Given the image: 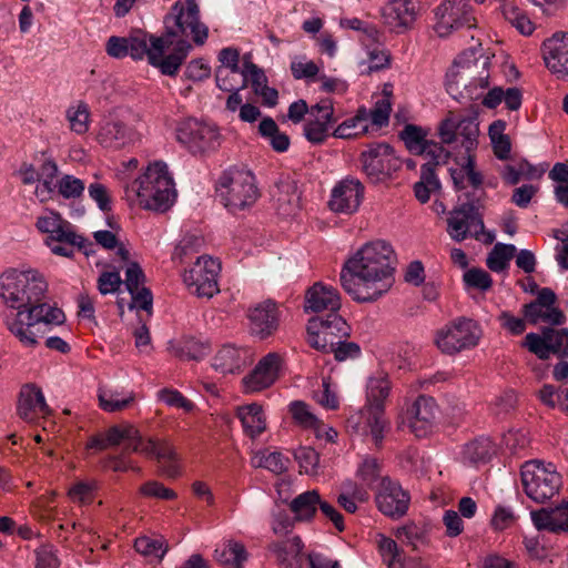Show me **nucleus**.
<instances>
[{
    "label": "nucleus",
    "mask_w": 568,
    "mask_h": 568,
    "mask_svg": "<svg viewBox=\"0 0 568 568\" xmlns=\"http://www.w3.org/2000/svg\"><path fill=\"white\" fill-rule=\"evenodd\" d=\"M48 283L37 270H9L0 276V296L4 304L16 310L7 317L8 329L27 346L39 344L44 332L40 325L61 324L64 313L48 303Z\"/></svg>",
    "instance_id": "nucleus-1"
},
{
    "label": "nucleus",
    "mask_w": 568,
    "mask_h": 568,
    "mask_svg": "<svg viewBox=\"0 0 568 568\" xmlns=\"http://www.w3.org/2000/svg\"><path fill=\"white\" fill-rule=\"evenodd\" d=\"M393 250L384 241L369 242L349 257L341 272V285L352 298L371 303L387 293L393 283Z\"/></svg>",
    "instance_id": "nucleus-2"
},
{
    "label": "nucleus",
    "mask_w": 568,
    "mask_h": 568,
    "mask_svg": "<svg viewBox=\"0 0 568 568\" xmlns=\"http://www.w3.org/2000/svg\"><path fill=\"white\" fill-rule=\"evenodd\" d=\"M191 49L192 45L186 40L173 41L170 37L149 36L142 30L134 31L129 37L112 36L105 44V51L110 57H131L133 60L146 57L151 65L170 77L178 73Z\"/></svg>",
    "instance_id": "nucleus-3"
},
{
    "label": "nucleus",
    "mask_w": 568,
    "mask_h": 568,
    "mask_svg": "<svg viewBox=\"0 0 568 568\" xmlns=\"http://www.w3.org/2000/svg\"><path fill=\"white\" fill-rule=\"evenodd\" d=\"M126 200L141 209L165 212L174 203L176 190L163 162L149 164L146 170L125 187Z\"/></svg>",
    "instance_id": "nucleus-4"
},
{
    "label": "nucleus",
    "mask_w": 568,
    "mask_h": 568,
    "mask_svg": "<svg viewBox=\"0 0 568 568\" xmlns=\"http://www.w3.org/2000/svg\"><path fill=\"white\" fill-rule=\"evenodd\" d=\"M216 191L223 205L232 213L251 207L260 196L254 175L245 169L233 168L223 172Z\"/></svg>",
    "instance_id": "nucleus-5"
},
{
    "label": "nucleus",
    "mask_w": 568,
    "mask_h": 568,
    "mask_svg": "<svg viewBox=\"0 0 568 568\" xmlns=\"http://www.w3.org/2000/svg\"><path fill=\"white\" fill-rule=\"evenodd\" d=\"M489 61L484 59L459 58L455 60L446 74V85L450 94L459 93L460 87L466 91L470 100H478L483 97L484 90L489 85Z\"/></svg>",
    "instance_id": "nucleus-6"
},
{
    "label": "nucleus",
    "mask_w": 568,
    "mask_h": 568,
    "mask_svg": "<svg viewBox=\"0 0 568 568\" xmlns=\"http://www.w3.org/2000/svg\"><path fill=\"white\" fill-rule=\"evenodd\" d=\"M520 478L524 493L537 504H544L558 495L562 485L556 466L539 459L525 462Z\"/></svg>",
    "instance_id": "nucleus-7"
},
{
    "label": "nucleus",
    "mask_w": 568,
    "mask_h": 568,
    "mask_svg": "<svg viewBox=\"0 0 568 568\" xmlns=\"http://www.w3.org/2000/svg\"><path fill=\"white\" fill-rule=\"evenodd\" d=\"M483 335L480 325L467 317H458L436 332L435 344L448 355L477 346Z\"/></svg>",
    "instance_id": "nucleus-8"
},
{
    "label": "nucleus",
    "mask_w": 568,
    "mask_h": 568,
    "mask_svg": "<svg viewBox=\"0 0 568 568\" xmlns=\"http://www.w3.org/2000/svg\"><path fill=\"white\" fill-rule=\"evenodd\" d=\"M19 174L23 184L39 182L34 194L42 203L51 200L54 194L62 195L64 199L71 197V175H64L58 183H54L58 166L53 161H44L40 172L33 165L24 163L20 168Z\"/></svg>",
    "instance_id": "nucleus-9"
},
{
    "label": "nucleus",
    "mask_w": 568,
    "mask_h": 568,
    "mask_svg": "<svg viewBox=\"0 0 568 568\" xmlns=\"http://www.w3.org/2000/svg\"><path fill=\"white\" fill-rule=\"evenodd\" d=\"M478 125L475 114L449 111L440 122L438 133L443 143H455L465 149L466 154H471L478 145Z\"/></svg>",
    "instance_id": "nucleus-10"
},
{
    "label": "nucleus",
    "mask_w": 568,
    "mask_h": 568,
    "mask_svg": "<svg viewBox=\"0 0 568 568\" xmlns=\"http://www.w3.org/2000/svg\"><path fill=\"white\" fill-rule=\"evenodd\" d=\"M434 14V30L442 38L463 28L477 27V18L468 0H443L435 8Z\"/></svg>",
    "instance_id": "nucleus-11"
},
{
    "label": "nucleus",
    "mask_w": 568,
    "mask_h": 568,
    "mask_svg": "<svg viewBox=\"0 0 568 568\" xmlns=\"http://www.w3.org/2000/svg\"><path fill=\"white\" fill-rule=\"evenodd\" d=\"M447 233L456 242L468 236L491 243L495 236L484 232V222L473 203H464L455 207L447 219Z\"/></svg>",
    "instance_id": "nucleus-12"
},
{
    "label": "nucleus",
    "mask_w": 568,
    "mask_h": 568,
    "mask_svg": "<svg viewBox=\"0 0 568 568\" xmlns=\"http://www.w3.org/2000/svg\"><path fill=\"white\" fill-rule=\"evenodd\" d=\"M220 132L211 124L186 119L176 126V140L193 154H203L220 146Z\"/></svg>",
    "instance_id": "nucleus-13"
},
{
    "label": "nucleus",
    "mask_w": 568,
    "mask_h": 568,
    "mask_svg": "<svg viewBox=\"0 0 568 568\" xmlns=\"http://www.w3.org/2000/svg\"><path fill=\"white\" fill-rule=\"evenodd\" d=\"M185 4L180 1L172 7L176 30L168 31L165 37H170L173 41L178 37L191 38L197 45L205 43L209 36V28L200 20V8L196 0H184Z\"/></svg>",
    "instance_id": "nucleus-14"
},
{
    "label": "nucleus",
    "mask_w": 568,
    "mask_h": 568,
    "mask_svg": "<svg viewBox=\"0 0 568 568\" xmlns=\"http://www.w3.org/2000/svg\"><path fill=\"white\" fill-rule=\"evenodd\" d=\"M36 227L48 234L44 240L50 251L58 256L71 257V223L58 212L48 210L37 219Z\"/></svg>",
    "instance_id": "nucleus-15"
},
{
    "label": "nucleus",
    "mask_w": 568,
    "mask_h": 568,
    "mask_svg": "<svg viewBox=\"0 0 568 568\" xmlns=\"http://www.w3.org/2000/svg\"><path fill=\"white\" fill-rule=\"evenodd\" d=\"M220 270L219 261L210 256H200L192 267L185 271L183 281L192 294L210 298L219 292Z\"/></svg>",
    "instance_id": "nucleus-16"
},
{
    "label": "nucleus",
    "mask_w": 568,
    "mask_h": 568,
    "mask_svg": "<svg viewBox=\"0 0 568 568\" xmlns=\"http://www.w3.org/2000/svg\"><path fill=\"white\" fill-rule=\"evenodd\" d=\"M347 324L339 314L333 313L323 317L310 320L307 326L308 344L324 353H329L336 338L347 336Z\"/></svg>",
    "instance_id": "nucleus-17"
},
{
    "label": "nucleus",
    "mask_w": 568,
    "mask_h": 568,
    "mask_svg": "<svg viewBox=\"0 0 568 568\" xmlns=\"http://www.w3.org/2000/svg\"><path fill=\"white\" fill-rule=\"evenodd\" d=\"M521 345L542 361L551 354L568 357V328H545L541 334L528 333Z\"/></svg>",
    "instance_id": "nucleus-18"
},
{
    "label": "nucleus",
    "mask_w": 568,
    "mask_h": 568,
    "mask_svg": "<svg viewBox=\"0 0 568 568\" xmlns=\"http://www.w3.org/2000/svg\"><path fill=\"white\" fill-rule=\"evenodd\" d=\"M419 16L418 0H389L381 9L383 26L396 34H404L412 30Z\"/></svg>",
    "instance_id": "nucleus-19"
},
{
    "label": "nucleus",
    "mask_w": 568,
    "mask_h": 568,
    "mask_svg": "<svg viewBox=\"0 0 568 568\" xmlns=\"http://www.w3.org/2000/svg\"><path fill=\"white\" fill-rule=\"evenodd\" d=\"M363 169L374 182L384 181L400 169L402 162L387 143H377L362 153Z\"/></svg>",
    "instance_id": "nucleus-20"
},
{
    "label": "nucleus",
    "mask_w": 568,
    "mask_h": 568,
    "mask_svg": "<svg viewBox=\"0 0 568 568\" xmlns=\"http://www.w3.org/2000/svg\"><path fill=\"white\" fill-rule=\"evenodd\" d=\"M556 301L557 296L552 290L548 287L541 288L534 302L524 305L523 313L525 318L531 324H564L566 316L562 311L556 306Z\"/></svg>",
    "instance_id": "nucleus-21"
},
{
    "label": "nucleus",
    "mask_w": 568,
    "mask_h": 568,
    "mask_svg": "<svg viewBox=\"0 0 568 568\" xmlns=\"http://www.w3.org/2000/svg\"><path fill=\"white\" fill-rule=\"evenodd\" d=\"M336 122L333 103L328 99L321 100L310 108V116L304 124V135L314 144L323 143L329 135V128Z\"/></svg>",
    "instance_id": "nucleus-22"
},
{
    "label": "nucleus",
    "mask_w": 568,
    "mask_h": 568,
    "mask_svg": "<svg viewBox=\"0 0 568 568\" xmlns=\"http://www.w3.org/2000/svg\"><path fill=\"white\" fill-rule=\"evenodd\" d=\"M377 508L386 516L399 518L408 509L409 495L400 485L389 478H383L375 497Z\"/></svg>",
    "instance_id": "nucleus-23"
},
{
    "label": "nucleus",
    "mask_w": 568,
    "mask_h": 568,
    "mask_svg": "<svg viewBox=\"0 0 568 568\" xmlns=\"http://www.w3.org/2000/svg\"><path fill=\"white\" fill-rule=\"evenodd\" d=\"M364 197V185L359 180L346 178L332 190L328 205L332 211L343 214L356 212Z\"/></svg>",
    "instance_id": "nucleus-24"
},
{
    "label": "nucleus",
    "mask_w": 568,
    "mask_h": 568,
    "mask_svg": "<svg viewBox=\"0 0 568 568\" xmlns=\"http://www.w3.org/2000/svg\"><path fill=\"white\" fill-rule=\"evenodd\" d=\"M547 69L560 79H568V32H556L541 47Z\"/></svg>",
    "instance_id": "nucleus-25"
},
{
    "label": "nucleus",
    "mask_w": 568,
    "mask_h": 568,
    "mask_svg": "<svg viewBox=\"0 0 568 568\" xmlns=\"http://www.w3.org/2000/svg\"><path fill=\"white\" fill-rule=\"evenodd\" d=\"M438 406L433 397L418 396L407 410L409 427L417 437H425L435 426Z\"/></svg>",
    "instance_id": "nucleus-26"
},
{
    "label": "nucleus",
    "mask_w": 568,
    "mask_h": 568,
    "mask_svg": "<svg viewBox=\"0 0 568 568\" xmlns=\"http://www.w3.org/2000/svg\"><path fill=\"white\" fill-rule=\"evenodd\" d=\"M17 414L28 423L50 414L43 393L39 386L29 383L22 385L17 404Z\"/></svg>",
    "instance_id": "nucleus-27"
},
{
    "label": "nucleus",
    "mask_w": 568,
    "mask_h": 568,
    "mask_svg": "<svg viewBox=\"0 0 568 568\" xmlns=\"http://www.w3.org/2000/svg\"><path fill=\"white\" fill-rule=\"evenodd\" d=\"M281 357L276 353L264 356L254 371L243 379L246 393H257L270 387L278 377Z\"/></svg>",
    "instance_id": "nucleus-28"
},
{
    "label": "nucleus",
    "mask_w": 568,
    "mask_h": 568,
    "mask_svg": "<svg viewBox=\"0 0 568 568\" xmlns=\"http://www.w3.org/2000/svg\"><path fill=\"white\" fill-rule=\"evenodd\" d=\"M341 296L338 291L322 282L314 283L305 294V311L320 313L327 311V315L338 314Z\"/></svg>",
    "instance_id": "nucleus-29"
},
{
    "label": "nucleus",
    "mask_w": 568,
    "mask_h": 568,
    "mask_svg": "<svg viewBox=\"0 0 568 568\" xmlns=\"http://www.w3.org/2000/svg\"><path fill=\"white\" fill-rule=\"evenodd\" d=\"M252 334L265 338L278 327V310L272 301H264L247 312Z\"/></svg>",
    "instance_id": "nucleus-30"
},
{
    "label": "nucleus",
    "mask_w": 568,
    "mask_h": 568,
    "mask_svg": "<svg viewBox=\"0 0 568 568\" xmlns=\"http://www.w3.org/2000/svg\"><path fill=\"white\" fill-rule=\"evenodd\" d=\"M140 139L136 130L120 120H109L98 133L99 143L106 149L119 150Z\"/></svg>",
    "instance_id": "nucleus-31"
},
{
    "label": "nucleus",
    "mask_w": 568,
    "mask_h": 568,
    "mask_svg": "<svg viewBox=\"0 0 568 568\" xmlns=\"http://www.w3.org/2000/svg\"><path fill=\"white\" fill-rule=\"evenodd\" d=\"M146 457H155L161 464L162 473L171 478L179 476L180 466L178 455L172 445L165 440H155L153 438L142 439L140 450L138 452Z\"/></svg>",
    "instance_id": "nucleus-32"
},
{
    "label": "nucleus",
    "mask_w": 568,
    "mask_h": 568,
    "mask_svg": "<svg viewBox=\"0 0 568 568\" xmlns=\"http://www.w3.org/2000/svg\"><path fill=\"white\" fill-rule=\"evenodd\" d=\"M250 363V351L234 344L223 345L212 359L213 368L223 375L240 373Z\"/></svg>",
    "instance_id": "nucleus-33"
},
{
    "label": "nucleus",
    "mask_w": 568,
    "mask_h": 568,
    "mask_svg": "<svg viewBox=\"0 0 568 568\" xmlns=\"http://www.w3.org/2000/svg\"><path fill=\"white\" fill-rule=\"evenodd\" d=\"M128 267L125 271L124 284L132 296L131 307L146 311L151 314L152 311V294L150 290L141 286L144 281V274L138 263L126 262Z\"/></svg>",
    "instance_id": "nucleus-34"
},
{
    "label": "nucleus",
    "mask_w": 568,
    "mask_h": 568,
    "mask_svg": "<svg viewBox=\"0 0 568 568\" xmlns=\"http://www.w3.org/2000/svg\"><path fill=\"white\" fill-rule=\"evenodd\" d=\"M273 201L278 215L294 216L300 210L301 195L295 181L284 179L276 184Z\"/></svg>",
    "instance_id": "nucleus-35"
},
{
    "label": "nucleus",
    "mask_w": 568,
    "mask_h": 568,
    "mask_svg": "<svg viewBox=\"0 0 568 568\" xmlns=\"http://www.w3.org/2000/svg\"><path fill=\"white\" fill-rule=\"evenodd\" d=\"M531 520L538 530L568 531V503L555 508L531 511Z\"/></svg>",
    "instance_id": "nucleus-36"
},
{
    "label": "nucleus",
    "mask_w": 568,
    "mask_h": 568,
    "mask_svg": "<svg viewBox=\"0 0 568 568\" xmlns=\"http://www.w3.org/2000/svg\"><path fill=\"white\" fill-rule=\"evenodd\" d=\"M268 550L275 556L280 568H298L303 542L298 536L270 544Z\"/></svg>",
    "instance_id": "nucleus-37"
},
{
    "label": "nucleus",
    "mask_w": 568,
    "mask_h": 568,
    "mask_svg": "<svg viewBox=\"0 0 568 568\" xmlns=\"http://www.w3.org/2000/svg\"><path fill=\"white\" fill-rule=\"evenodd\" d=\"M245 435L254 439L266 430V416L261 405L252 403L237 408Z\"/></svg>",
    "instance_id": "nucleus-38"
},
{
    "label": "nucleus",
    "mask_w": 568,
    "mask_h": 568,
    "mask_svg": "<svg viewBox=\"0 0 568 568\" xmlns=\"http://www.w3.org/2000/svg\"><path fill=\"white\" fill-rule=\"evenodd\" d=\"M392 385L386 374H377L367 381L365 409L385 410V400L390 394Z\"/></svg>",
    "instance_id": "nucleus-39"
},
{
    "label": "nucleus",
    "mask_w": 568,
    "mask_h": 568,
    "mask_svg": "<svg viewBox=\"0 0 568 568\" xmlns=\"http://www.w3.org/2000/svg\"><path fill=\"white\" fill-rule=\"evenodd\" d=\"M320 493L316 489L306 490L290 503V510L297 523H310L314 519L320 504Z\"/></svg>",
    "instance_id": "nucleus-40"
},
{
    "label": "nucleus",
    "mask_w": 568,
    "mask_h": 568,
    "mask_svg": "<svg viewBox=\"0 0 568 568\" xmlns=\"http://www.w3.org/2000/svg\"><path fill=\"white\" fill-rule=\"evenodd\" d=\"M171 353L182 361H200L209 353V345L191 336L170 342Z\"/></svg>",
    "instance_id": "nucleus-41"
},
{
    "label": "nucleus",
    "mask_w": 568,
    "mask_h": 568,
    "mask_svg": "<svg viewBox=\"0 0 568 568\" xmlns=\"http://www.w3.org/2000/svg\"><path fill=\"white\" fill-rule=\"evenodd\" d=\"M133 433V425L121 424L110 427L103 435L91 438L87 444V449L104 450L110 447L124 444L125 439Z\"/></svg>",
    "instance_id": "nucleus-42"
},
{
    "label": "nucleus",
    "mask_w": 568,
    "mask_h": 568,
    "mask_svg": "<svg viewBox=\"0 0 568 568\" xmlns=\"http://www.w3.org/2000/svg\"><path fill=\"white\" fill-rule=\"evenodd\" d=\"M215 560L224 568H242L247 551L242 542L229 540L215 549Z\"/></svg>",
    "instance_id": "nucleus-43"
},
{
    "label": "nucleus",
    "mask_w": 568,
    "mask_h": 568,
    "mask_svg": "<svg viewBox=\"0 0 568 568\" xmlns=\"http://www.w3.org/2000/svg\"><path fill=\"white\" fill-rule=\"evenodd\" d=\"M100 407L106 413L126 409L135 399L133 392L123 393L118 389L100 387L98 392Z\"/></svg>",
    "instance_id": "nucleus-44"
},
{
    "label": "nucleus",
    "mask_w": 568,
    "mask_h": 568,
    "mask_svg": "<svg viewBox=\"0 0 568 568\" xmlns=\"http://www.w3.org/2000/svg\"><path fill=\"white\" fill-rule=\"evenodd\" d=\"M368 110L359 108L356 114L342 122L333 132V136L338 139H349L363 135L368 131Z\"/></svg>",
    "instance_id": "nucleus-45"
},
{
    "label": "nucleus",
    "mask_w": 568,
    "mask_h": 568,
    "mask_svg": "<svg viewBox=\"0 0 568 568\" xmlns=\"http://www.w3.org/2000/svg\"><path fill=\"white\" fill-rule=\"evenodd\" d=\"M365 427L376 447H381L385 434L389 430V422L385 417V410L365 409Z\"/></svg>",
    "instance_id": "nucleus-46"
},
{
    "label": "nucleus",
    "mask_w": 568,
    "mask_h": 568,
    "mask_svg": "<svg viewBox=\"0 0 568 568\" xmlns=\"http://www.w3.org/2000/svg\"><path fill=\"white\" fill-rule=\"evenodd\" d=\"M258 132L264 139H266L270 142L274 151L282 153L288 150V135L280 131L278 125L272 118H264L260 122Z\"/></svg>",
    "instance_id": "nucleus-47"
},
{
    "label": "nucleus",
    "mask_w": 568,
    "mask_h": 568,
    "mask_svg": "<svg viewBox=\"0 0 568 568\" xmlns=\"http://www.w3.org/2000/svg\"><path fill=\"white\" fill-rule=\"evenodd\" d=\"M440 182L437 179L430 163H423L420 169V181L414 185L416 199L420 203H426L430 199V194L438 191Z\"/></svg>",
    "instance_id": "nucleus-48"
},
{
    "label": "nucleus",
    "mask_w": 568,
    "mask_h": 568,
    "mask_svg": "<svg viewBox=\"0 0 568 568\" xmlns=\"http://www.w3.org/2000/svg\"><path fill=\"white\" fill-rule=\"evenodd\" d=\"M452 179L456 189H464V180L467 179L469 184L474 187H479L483 183V175L475 169V158L473 154H467L457 170H452Z\"/></svg>",
    "instance_id": "nucleus-49"
},
{
    "label": "nucleus",
    "mask_w": 568,
    "mask_h": 568,
    "mask_svg": "<svg viewBox=\"0 0 568 568\" xmlns=\"http://www.w3.org/2000/svg\"><path fill=\"white\" fill-rule=\"evenodd\" d=\"M288 410L294 422L303 428L314 429L316 437L322 436V422L311 412L310 406L302 400H294L290 404Z\"/></svg>",
    "instance_id": "nucleus-50"
},
{
    "label": "nucleus",
    "mask_w": 568,
    "mask_h": 568,
    "mask_svg": "<svg viewBox=\"0 0 568 568\" xmlns=\"http://www.w3.org/2000/svg\"><path fill=\"white\" fill-rule=\"evenodd\" d=\"M377 542L379 555L387 568L405 567L404 551L398 547L395 540L381 535Z\"/></svg>",
    "instance_id": "nucleus-51"
},
{
    "label": "nucleus",
    "mask_w": 568,
    "mask_h": 568,
    "mask_svg": "<svg viewBox=\"0 0 568 568\" xmlns=\"http://www.w3.org/2000/svg\"><path fill=\"white\" fill-rule=\"evenodd\" d=\"M288 458L278 452H258L252 457V465L254 467L265 468L274 474H282L286 471Z\"/></svg>",
    "instance_id": "nucleus-52"
},
{
    "label": "nucleus",
    "mask_w": 568,
    "mask_h": 568,
    "mask_svg": "<svg viewBox=\"0 0 568 568\" xmlns=\"http://www.w3.org/2000/svg\"><path fill=\"white\" fill-rule=\"evenodd\" d=\"M515 252L516 247L513 244H496L487 256V267L493 272H503L508 267Z\"/></svg>",
    "instance_id": "nucleus-53"
},
{
    "label": "nucleus",
    "mask_w": 568,
    "mask_h": 568,
    "mask_svg": "<svg viewBox=\"0 0 568 568\" xmlns=\"http://www.w3.org/2000/svg\"><path fill=\"white\" fill-rule=\"evenodd\" d=\"M495 453L494 444L488 438H479L468 443L464 449V456L473 464L485 463Z\"/></svg>",
    "instance_id": "nucleus-54"
},
{
    "label": "nucleus",
    "mask_w": 568,
    "mask_h": 568,
    "mask_svg": "<svg viewBox=\"0 0 568 568\" xmlns=\"http://www.w3.org/2000/svg\"><path fill=\"white\" fill-rule=\"evenodd\" d=\"M295 523H297L295 516L293 515V517H291L286 508L281 505H275L273 507L270 525L275 535L284 536L290 534L293 530Z\"/></svg>",
    "instance_id": "nucleus-55"
},
{
    "label": "nucleus",
    "mask_w": 568,
    "mask_h": 568,
    "mask_svg": "<svg viewBox=\"0 0 568 568\" xmlns=\"http://www.w3.org/2000/svg\"><path fill=\"white\" fill-rule=\"evenodd\" d=\"M135 550L144 557L161 560L168 551V545L162 539L142 536L134 541Z\"/></svg>",
    "instance_id": "nucleus-56"
},
{
    "label": "nucleus",
    "mask_w": 568,
    "mask_h": 568,
    "mask_svg": "<svg viewBox=\"0 0 568 568\" xmlns=\"http://www.w3.org/2000/svg\"><path fill=\"white\" fill-rule=\"evenodd\" d=\"M95 242L106 250L115 248V256L121 262L130 260V252L124 244L119 243L116 234L113 231H97L93 233Z\"/></svg>",
    "instance_id": "nucleus-57"
},
{
    "label": "nucleus",
    "mask_w": 568,
    "mask_h": 568,
    "mask_svg": "<svg viewBox=\"0 0 568 568\" xmlns=\"http://www.w3.org/2000/svg\"><path fill=\"white\" fill-rule=\"evenodd\" d=\"M395 537L416 550L419 544L426 542L425 529L416 525L415 523H408L395 530Z\"/></svg>",
    "instance_id": "nucleus-58"
},
{
    "label": "nucleus",
    "mask_w": 568,
    "mask_h": 568,
    "mask_svg": "<svg viewBox=\"0 0 568 568\" xmlns=\"http://www.w3.org/2000/svg\"><path fill=\"white\" fill-rule=\"evenodd\" d=\"M55 493L51 491L38 497L31 505V513L40 520L58 519V510L52 504L54 503Z\"/></svg>",
    "instance_id": "nucleus-59"
},
{
    "label": "nucleus",
    "mask_w": 568,
    "mask_h": 568,
    "mask_svg": "<svg viewBox=\"0 0 568 568\" xmlns=\"http://www.w3.org/2000/svg\"><path fill=\"white\" fill-rule=\"evenodd\" d=\"M247 83L251 84L254 92L267 84V79L264 72L248 59H245L241 71V87L245 88Z\"/></svg>",
    "instance_id": "nucleus-60"
},
{
    "label": "nucleus",
    "mask_w": 568,
    "mask_h": 568,
    "mask_svg": "<svg viewBox=\"0 0 568 568\" xmlns=\"http://www.w3.org/2000/svg\"><path fill=\"white\" fill-rule=\"evenodd\" d=\"M402 140L405 142L407 149L418 154L423 151L424 145L427 143L425 131L416 125L407 124L400 133Z\"/></svg>",
    "instance_id": "nucleus-61"
},
{
    "label": "nucleus",
    "mask_w": 568,
    "mask_h": 568,
    "mask_svg": "<svg viewBox=\"0 0 568 568\" xmlns=\"http://www.w3.org/2000/svg\"><path fill=\"white\" fill-rule=\"evenodd\" d=\"M295 458L300 465L301 473L316 475L320 464L318 453L311 447H300L295 452Z\"/></svg>",
    "instance_id": "nucleus-62"
},
{
    "label": "nucleus",
    "mask_w": 568,
    "mask_h": 568,
    "mask_svg": "<svg viewBox=\"0 0 568 568\" xmlns=\"http://www.w3.org/2000/svg\"><path fill=\"white\" fill-rule=\"evenodd\" d=\"M390 111V99L388 95H384L382 99L375 102V105L372 110H368V122L371 121L373 125L382 128L388 123Z\"/></svg>",
    "instance_id": "nucleus-63"
},
{
    "label": "nucleus",
    "mask_w": 568,
    "mask_h": 568,
    "mask_svg": "<svg viewBox=\"0 0 568 568\" xmlns=\"http://www.w3.org/2000/svg\"><path fill=\"white\" fill-rule=\"evenodd\" d=\"M463 280L466 286L477 288L479 291H488L493 285L490 275L477 267L469 268L464 273Z\"/></svg>",
    "instance_id": "nucleus-64"
}]
</instances>
